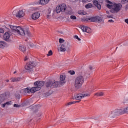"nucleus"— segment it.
<instances>
[{
  "mask_svg": "<svg viewBox=\"0 0 128 128\" xmlns=\"http://www.w3.org/2000/svg\"><path fill=\"white\" fill-rule=\"evenodd\" d=\"M106 2L108 4H106V8L110 10V12L112 14H118L122 10V5L120 3L112 2L110 1V0H106Z\"/></svg>",
  "mask_w": 128,
  "mask_h": 128,
  "instance_id": "f257e3e1",
  "label": "nucleus"
},
{
  "mask_svg": "<svg viewBox=\"0 0 128 128\" xmlns=\"http://www.w3.org/2000/svg\"><path fill=\"white\" fill-rule=\"evenodd\" d=\"M16 32H17L18 34L22 36H27V38H30L32 36V34L28 28H22L20 26H17Z\"/></svg>",
  "mask_w": 128,
  "mask_h": 128,
  "instance_id": "f03ea898",
  "label": "nucleus"
},
{
  "mask_svg": "<svg viewBox=\"0 0 128 128\" xmlns=\"http://www.w3.org/2000/svg\"><path fill=\"white\" fill-rule=\"evenodd\" d=\"M84 82V76H77L74 81V86L76 88L77 90L80 88Z\"/></svg>",
  "mask_w": 128,
  "mask_h": 128,
  "instance_id": "7ed1b4c3",
  "label": "nucleus"
},
{
  "mask_svg": "<svg viewBox=\"0 0 128 128\" xmlns=\"http://www.w3.org/2000/svg\"><path fill=\"white\" fill-rule=\"evenodd\" d=\"M44 85V81H36L34 82V86L35 87H32V90L34 91V90L36 92L38 90H40L42 89V88Z\"/></svg>",
  "mask_w": 128,
  "mask_h": 128,
  "instance_id": "20e7f679",
  "label": "nucleus"
},
{
  "mask_svg": "<svg viewBox=\"0 0 128 128\" xmlns=\"http://www.w3.org/2000/svg\"><path fill=\"white\" fill-rule=\"evenodd\" d=\"M84 20H86V22H102V18L100 16H96L86 18Z\"/></svg>",
  "mask_w": 128,
  "mask_h": 128,
  "instance_id": "39448f33",
  "label": "nucleus"
},
{
  "mask_svg": "<svg viewBox=\"0 0 128 128\" xmlns=\"http://www.w3.org/2000/svg\"><path fill=\"white\" fill-rule=\"evenodd\" d=\"M120 114H124V112L122 109H117L111 111L110 113V116L112 118H114L117 116H120Z\"/></svg>",
  "mask_w": 128,
  "mask_h": 128,
  "instance_id": "423d86ee",
  "label": "nucleus"
},
{
  "mask_svg": "<svg viewBox=\"0 0 128 128\" xmlns=\"http://www.w3.org/2000/svg\"><path fill=\"white\" fill-rule=\"evenodd\" d=\"M66 5L62 3L56 6V10L57 14H60V12H64L66 11Z\"/></svg>",
  "mask_w": 128,
  "mask_h": 128,
  "instance_id": "0eeeda50",
  "label": "nucleus"
},
{
  "mask_svg": "<svg viewBox=\"0 0 128 128\" xmlns=\"http://www.w3.org/2000/svg\"><path fill=\"white\" fill-rule=\"evenodd\" d=\"M36 66V62L34 61H30L26 63L25 65L24 68L27 70H32Z\"/></svg>",
  "mask_w": 128,
  "mask_h": 128,
  "instance_id": "6e6552de",
  "label": "nucleus"
},
{
  "mask_svg": "<svg viewBox=\"0 0 128 128\" xmlns=\"http://www.w3.org/2000/svg\"><path fill=\"white\" fill-rule=\"evenodd\" d=\"M90 96V94H78L74 96V100H80L82 98H86V96Z\"/></svg>",
  "mask_w": 128,
  "mask_h": 128,
  "instance_id": "1a4fd4ad",
  "label": "nucleus"
},
{
  "mask_svg": "<svg viewBox=\"0 0 128 128\" xmlns=\"http://www.w3.org/2000/svg\"><path fill=\"white\" fill-rule=\"evenodd\" d=\"M80 28L84 32H87L88 34H90L92 32V29L89 27L82 26H80Z\"/></svg>",
  "mask_w": 128,
  "mask_h": 128,
  "instance_id": "9d476101",
  "label": "nucleus"
},
{
  "mask_svg": "<svg viewBox=\"0 0 128 128\" xmlns=\"http://www.w3.org/2000/svg\"><path fill=\"white\" fill-rule=\"evenodd\" d=\"M16 18H24V12L22 10H19L16 15Z\"/></svg>",
  "mask_w": 128,
  "mask_h": 128,
  "instance_id": "9b49d317",
  "label": "nucleus"
},
{
  "mask_svg": "<svg viewBox=\"0 0 128 128\" xmlns=\"http://www.w3.org/2000/svg\"><path fill=\"white\" fill-rule=\"evenodd\" d=\"M60 81L58 82L60 84H64L66 82V75H60Z\"/></svg>",
  "mask_w": 128,
  "mask_h": 128,
  "instance_id": "f8f14e48",
  "label": "nucleus"
},
{
  "mask_svg": "<svg viewBox=\"0 0 128 128\" xmlns=\"http://www.w3.org/2000/svg\"><path fill=\"white\" fill-rule=\"evenodd\" d=\"M10 35L8 32H6L3 36L4 40L6 42H10Z\"/></svg>",
  "mask_w": 128,
  "mask_h": 128,
  "instance_id": "ddd939ff",
  "label": "nucleus"
},
{
  "mask_svg": "<svg viewBox=\"0 0 128 128\" xmlns=\"http://www.w3.org/2000/svg\"><path fill=\"white\" fill-rule=\"evenodd\" d=\"M40 13L38 12H36L32 14V20H38V18H40Z\"/></svg>",
  "mask_w": 128,
  "mask_h": 128,
  "instance_id": "4468645a",
  "label": "nucleus"
},
{
  "mask_svg": "<svg viewBox=\"0 0 128 128\" xmlns=\"http://www.w3.org/2000/svg\"><path fill=\"white\" fill-rule=\"evenodd\" d=\"M92 2H93L94 6H96V8H98V10H101L102 6L100 5V4L98 3V0H94L92 1Z\"/></svg>",
  "mask_w": 128,
  "mask_h": 128,
  "instance_id": "2eb2a0df",
  "label": "nucleus"
},
{
  "mask_svg": "<svg viewBox=\"0 0 128 128\" xmlns=\"http://www.w3.org/2000/svg\"><path fill=\"white\" fill-rule=\"evenodd\" d=\"M23 91L24 92H32V94L36 92L34 89V90H32V88L30 89L28 88H26L23 89Z\"/></svg>",
  "mask_w": 128,
  "mask_h": 128,
  "instance_id": "dca6fc26",
  "label": "nucleus"
},
{
  "mask_svg": "<svg viewBox=\"0 0 128 128\" xmlns=\"http://www.w3.org/2000/svg\"><path fill=\"white\" fill-rule=\"evenodd\" d=\"M60 84L59 82H52L51 88H58V86Z\"/></svg>",
  "mask_w": 128,
  "mask_h": 128,
  "instance_id": "f3484780",
  "label": "nucleus"
},
{
  "mask_svg": "<svg viewBox=\"0 0 128 128\" xmlns=\"http://www.w3.org/2000/svg\"><path fill=\"white\" fill-rule=\"evenodd\" d=\"M22 78L21 77H17V78H11L12 82H20Z\"/></svg>",
  "mask_w": 128,
  "mask_h": 128,
  "instance_id": "a211bd4d",
  "label": "nucleus"
},
{
  "mask_svg": "<svg viewBox=\"0 0 128 128\" xmlns=\"http://www.w3.org/2000/svg\"><path fill=\"white\" fill-rule=\"evenodd\" d=\"M39 4H42V6H44L48 4V0H40L38 2Z\"/></svg>",
  "mask_w": 128,
  "mask_h": 128,
  "instance_id": "6ab92c4d",
  "label": "nucleus"
},
{
  "mask_svg": "<svg viewBox=\"0 0 128 128\" xmlns=\"http://www.w3.org/2000/svg\"><path fill=\"white\" fill-rule=\"evenodd\" d=\"M6 46V43L4 41H0V48H4Z\"/></svg>",
  "mask_w": 128,
  "mask_h": 128,
  "instance_id": "aec40b11",
  "label": "nucleus"
},
{
  "mask_svg": "<svg viewBox=\"0 0 128 128\" xmlns=\"http://www.w3.org/2000/svg\"><path fill=\"white\" fill-rule=\"evenodd\" d=\"M0 104H1L2 102H4V100H6V96H4V94H1L0 96Z\"/></svg>",
  "mask_w": 128,
  "mask_h": 128,
  "instance_id": "412c9836",
  "label": "nucleus"
},
{
  "mask_svg": "<svg viewBox=\"0 0 128 128\" xmlns=\"http://www.w3.org/2000/svg\"><path fill=\"white\" fill-rule=\"evenodd\" d=\"M19 49L20 50H21V52H26V48L24 46H20Z\"/></svg>",
  "mask_w": 128,
  "mask_h": 128,
  "instance_id": "4be33fe9",
  "label": "nucleus"
},
{
  "mask_svg": "<svg viewBox=\"0 0 128 128\" xmlns=\"http://www.w3.org/2000/svg\"><path fill=\"white\" fill-rule=\"evenodd\" d=\"M60 52H66V46L64 44H62L60 48Z\"/></svg>",
  "mask_w": 128,
  "mask_h": 128,
  "instance_id": "5701e85b",
  "label": "nucleus"
},
{
  "mask_svg": "<svg viewBox=\"0 0 128 128\" xmlns=\"http://www.w3.org/2000/svg\"><path fill=\"white\" fill-rule=\"evenodd\" d=\"M12 102L11 101H10V102H6V103H4V104H2V108H6V106H10V104H11V103Z\"/></svg>",
  "mask_w": 128,
  "mask_h": 128,
  "instance_id": "b1692460",
  "label": "nucleus"
},
{
  "mask_svg": "<svg viewBox=\"0 0 128 128\" xmlns=\"http://www.w3.org/2000/svg\"><path fill=\"white\" fill-rule=\"evenodd\" d=\"M52 86V81H48L46 83V88H51Z\"/></svg>",
  "mask_w": 128,
  "mask_h": 128,
  "instance_id": "393cba45",
  "label": "nucleus"
},
{
  "mask_svg": "<svg viewBox=\"0 0 128 128\" xmlns=\"http://www.w3.org/2000/svg\"><path fill=\"white\" fill-rule=\"evenodd\" d=\"M104 94L102 92H98V93H96L94 94V96H104Z\"/></svg>",
  "mask_w": 128,
  "mask_h": 128,
  "instance_id": "a878e982",
  "label": "nucleus"
},
{
  "mask_svg": "<svg viewBox=\"0 0 128 128\" xmlns=\"http://www.w3.org/2000/svg\"><path fill=\"white\" fill-rule=\"evenodd\" d=\"M86 8H92V4L91 3H89L85 6Z\"/></svg>",
  "mask_w": 128,
  "mask_h": 128,
  "instance_id": "bb28decb",
  "label": "nucleus"
},
{
  "mask_svg": "<svg viewBox=\"0 0 128 128\" xmlns=\"http://www.w3.org/2000/svg\"><path fill=\"white\" fill-rule=\"evenodd\" d=\"M123 114H128V106L122 110Z\"/></svg>",
  "mask_w": 128,
  "mask_h": 128,
  "instance_id": "cd10ccee",
  "label": "nucleus"
},
{
  "mask_svg": "<svg viewBox=\"0 0 128 128\" xmlns=\"http://www.w3.org/2000/svg\"><path fill=\"white\" fill-rule=\"evenodd\" d=\"M76 104V101L71 102L67 103L66 106H70V104Z\"/></svg>",
  "mask_w": 128,
  "mask_h": 128,
  "instance_id": "c85d7f7f",
  "label": "nucleus"
},
{
  "mask_svg": "<svg viewBox=\"0 0 128 128\" xmlns=\"http://www.w3.org/2000/svg\"><path fill=\"white\" fill-rule=\"evenodd\" d=\"M52 56V50H50L47 54V56Z\"/></svg>",
  "mask_w": 128,
  "mask_h": 128,
  "instance_id": "c756f323",
  "label": "nucleus"
},
{
  "mask_svg": "<svg viewBox=\"0 0 128 128\" xmlns=\"http://www.w3.org/2000/svg\"><path fill=\"white\" fill-rule=\"evenodd\" d=\"M70 18L71 20H76V16L72 15Z\"/></svg>",
  "mask_w": 128,
  "mask_h": 128,
  "instance_id": "7c9ffc66",
  "label": "nucleus"
},
{
  "mask_svg": "<svg viewBox=\"0 0 128 128\" xmlns=\"http://www.w3.org/2000/svg\"><path fill=\"white\" fill-rule=\"evenodd\" d=\"M11 28H12V30H16V28L17 26H11Z\"/></svg>",
  "mask_w": 128,
  "mask_h": 128,
  "instance_id": "2f4dec72",
  "label": "nucleus"
},
{
  "mask_svg": "<svg viewBox=\"0 0 128 128\" xmlns=\"http://www.w3.org/2000/svg\"><path fill=\"white\" fill-rule=\"evenodd\" d=\"M64 42V40L62 38H60L59 39V42L60 44H62V42Z\"/></svg>",
  "mask_w": 128,
  "mask_h": 128,
  "instance_id": "473e14b6",
  "label": "nucleus"
},
{
  "mask_svg": "<svg viewBox=\"0 0 128 128\" xmlns=\"http://www.w3.org/2000/svg\"><path fill=\"white\" fill-rule=\"evenodd\" d=\"M68 72H69V74H72V75L74 74H76V72L74 70H72V71L70 70V71H68Z\"/></svg>",
  "mask_w": 128,
  "mask_h": 128,
  "instance_id": "72a5a7b5",
  "label": "nucleus"
},
{
  "mask_svg": "<svg viewBox=\"0 0 128 128\" xmlns=\"http://www.w3.org/2000/svg\"><path fill=\"white\" fill-rule=\"evenodd\" d=\"M121 2L122 4H126V2H128V1H126V0H121Z\"/></svg>",
  "mask_w": 128,
  "mask_h": 128,
  "instance_id": "f704fd0d",
  "label": "nucleus"
},
{
  "mask_svg": "<svg viewBox=\"0 0 128 128\" xmlns=\"http://www.w3.org/2000/svg\"><path fill=\"white\" fill-rule=\"evenodd\" d=\"M74 38H76V40H80V38H78V36L75 35L74 36Z\"/></svg>",
  "mask_w": 128,
  "mask_h": 128,
  "instance_id": "c9c22d12",
  "label": "nucleus"
},
{
  "mask_svg": "<svg viewBox=\"0 0 128 128\" xmlns=\"http://www.w3.org/2000/svg\"><path fill=\"white\" fill-rule=\"evenodd\" d=\"M4 29L0 28V34H4Z\"/></svg>",
  "mask_w": 128,
  "mask_h": 128,
  "instance_id": "e433bc0d",
  "label": "nucleus"
},
{
  "mask_svg": "<svg viewBox=\"0 0 128 128\" xmlns=\"http://www.w3.org/2000/svg\"><path fill=\"white\" fill-rule=\"evenodd\" d=\"M14 108H20V106L18 105V104H14Z\"/></svg>",
  "mask_w": 128,
  "mask_h": 128,
  "instance_id": "4c0bfd02",
  "label": "nucleus"
},
{
  "mask_svg": "<svg viewBox=\"0 0 128 128\" xmlns=\"http://www.w3.org/2000/svg\"><path fill=\"white\" fill-rule=\"evenodd\" d=\"M114 20H108V22H114Z\"/></svg>",
  "mask_w": 128,
  "mask_h": 128,
  "instance_id": "58836bf2",
  "label": "nucleus"
},
{
  "mask_svg": "<svg viewBox=\"0 0 128 128\" xmlns=\"http://www.w3.org/2000/svg\"><path fill=\"white\" fill-rule=\"evenodd\" d=\"M90 2V0H82V2Z\"/></svg>",
  "mask_w": 128,
  "mask_h": 128,
  "instance_id": "ea45409f",
  "label": "nucleus"
},
{
  "mask_svg": "<svg viewBox=\"0 0 128 128\" xmlns=\"http://www.w3.org/2000/svg\"><path fill=\"white\" fill-rule=\"evenodd\" d=\"M127 2H128V4L126 5V10H128V0H127Z\"/></svg>",
  "mask_w": 128,
  "mask_h": 128,
  "instance_id": "a19ab883",
  "label": "nucleus"
},
{
  "mask_svg": "<svg viewBox=\"0 0 128 128\" xmlns=\"http://www.w3.org/2000/svg\"><path fill=\"white\" fill-rule=\"evenodd\" d=\"M107 18H112V16H107Z\"/></svg>",
  "mask_w": 128,
  "mask_h": 128,
  "instance_id": "79ce46f5",
  "label": "nucleus"
},
{
  "mask_svg": "<svg viewBox=\"0 0 128 128\" xmlns=\"http://www.w3.org/2000/svg\"><path fill=\"white\" fill-rule=\"evenodd\" d=\"M124 22H126V24H128V18L125 19Z\"/></svg>",
  "mask_w": 128,
  "mask_h": 128,
  "instance_id": "37998d69",
  "label": "nucleus"
},
{
  "mask_svg": "<svg viewBox=\"0 0 128 128\" xmlns=\"http://www.w3.org/2000/svg\"><path fill=\"white\" fill-rule=\"evenodd\" d=\"M78 102H80V100H78V101H75L76 104H78Z\"/></svg>",
  "mask_w": 128,
  "mask_h": 128,
  "instance_id": "c03bdc74",
  "label": "nucleus"
},
{
  "mask_svg": "<svg viewBox=\"0 0 128 128\" xmlns=\"http://www.w3.org/2000/svg\"><path fill=\"white\" fill-rule=\"evenodd\" d=\"M24 60L26 62V60H28V56H26L25 57V58H24Z\"/></svg>",
  "mask_w": 128,
  "mask_h": 128,
  "instance_id": "a18cd8bd",
  "label": "nucleus"
},
{
  "mask_svg": "<svg viewBox=\"0 0 128 128\" xmlns=\"http://www.w3.org/2000/svg\"><path fill=\"white\" fill-rule=\"evenodd\" d=\"M89 69H90V70H92V66H90Z\"/></svg>",
  "mask_w": 128,
  "mask_h": 128,
  "instance_id": "49530a36",
  "label": "nucleus"
},
{
  "mask_svg": "<svg viewBox=\"0 0 128 128\" xmlns=\"http://www.w3.org/2000/svg\"><path fill=\"white\" fill-rule=\"evenodd\" d=\"M70 2H76V0H69Z\"/></svg>",
  "mask_w": 128,
  "mask_h": 128,
  "instance_id": "de8ad7c7",
  "label": "nucleus"
},
{
  "mask_svg": "<svg viewBox=\"0 0 128 128\" xmlns=\"http://www.w3.org/2000/svg\"><path fill=\"white\" fill-rule=\"evenodd\" d=\"M106 14H110V12L106 11Z\"/></svg>",
  "mask_w": 128,
  "mask_h": 128,
  "instance_id": "09e8293b",
  "label": "nucleus"
},
{
  "mask_svg": "<svg viewBox=\"0 0 128 128\" xmlns=\"http://www.w3.org/2000/svg\"><path fill=\"white\" fill-rule=\"evenodd\" d=\"M6 82H10V80H6Z\"/></svg>",
  "mask_w": 128,
  "mask_h": 128,
  "instance_id": "8fccbe9b",
  "label": "nucleus"
},
{
  "mask_svg": "<svg viewBox=\"0 0 128 128\" xmlns=\"http://www.w3.org/2000/svg\"><path fill=\"white\" fill-rule=\"evenodd\" d=\"M25 40H26V42H28V38L26 39Z\"/></svg>",
  "mask_w": 128,
  "mask_h": 128,
  "instance_id": "3c124183",
  "label": "nucleus"
},
{
  "mask_svg": "<svg viewBox=\"0 0 128 128\" xmlns=\"http://www.w3.org/2000/svg\"><path fill=\"white\" fill-rule=\"evenodd\" d=\"M47 18H50V15H48Z\"/></svg>",
  "mask_w": 128,
  "mask_h": 128,
  "instance_id": "603ef678",
  "label": "nucleus"
},
{
  "mask_svg": "<svg viewBox=\"0 0 128 128\" xmlns=\"http://www.w3.org/2000/svg\"><path fill=\"white\" fill-rule=\"evenodd\" d=\"M14 12H16V11H14V12H12L13 14H14Z\"/></svg>",
  "mask_w": 128,
  "mask_h": 128,
  "instance_id": "864d4df0",
  "label": "nucleus"
},
{
  "mask_svg": "<svg viewBox=\"0 0 128 128\" xmlns=\"http://www.w3.org/2000/svg\"><path fill=\"white\" fill-rule=\"evenodd\" d=\"M14 74H16V71L14 72Z\"/></svg>",
  "mask_w": 128,
  "mask_h": 128,
  "instance_id": "5fc2aeb1",
  "label": "nucleus"
},
{
  "mask_svg": "<svg viewBox=\"0 0 128 128\" xmlns=\"http://www.w3.org/2000/svg\"><path fill=\"white\" fill-rule=\"evenodd\" d=\"M50 0H48V2H50Z\"/></svg>",
  "mask_w": 128,
  "mask_h": 128,
  "instance_id": "6e6d98bb",
  "label": "nucleus"
},
{
  "mask_svg": "<svg viewBox=\"0 0 128 128\" xmlns=\"http://www.w3.org/2000/svg\"><path fill=\"white\" fill-rule=\"evenodd\" d=\"M116 50H118V47L116 48Z\"/></svg>",
  "mask_w": 128,
  "mask_h": 128,
  "instance_id": "4d7b16f0",
  "label": "nucleus"
},
{
  "mask_svg": "<svg viewBox=\"0 0 128 128\" xmlns=\"http://www.w3.org/2000/svg\"><path fill=\"white\" fill-rule=\"evenodd\" d=\"M60 34H62V32H60Z\"/></svg>",
  "mask_w": 128,
  "mask_h": 128,
  "instance_id": "13d9d810",
  "label": "nucleus"
}]
</instances>
